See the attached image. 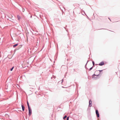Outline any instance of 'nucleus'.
<instances>
[{"instance_id":"f257e3e1","label":"nucleus","mask_w":120,"mask_h":120,"mask_svg":"<svg viewBox=\"0 0 120 120\" xmlns=\"http://www.w3.org/2000/svg\"><path fill=\"white\" fill-rule=\"evenodd\" d=\"M29 110V115L30 116L32 113V110L30 108H28Z\"/></svg>"},{"instance_id":"f03ea898","label":"nucleus","mask_w":120,"mask_h":120,"mask_svg":"<svg viewBox=\"0 0 120 120\" xmlns=\"http://www.w3.org/2000/svg\"><path fill=\"white\" fill-rule=\"evenodd\" d=\"M96 113L98 117H99V115L98 113V110H96Z\"/></svg>"},{"instance_id":"7ed1b4c3","label":"nucleus","mask_w":120,"mask_h":120,"mask_svg":"<svg viewBox=\"0 0 120 120\" xmlns=\"http://www.w3.org/2000/svg\"><path fill=\"white\" fill-rule=\"evenodd\" d=\"M105 64V63L103 61H102L100 63L98 64L100 66H102Z\"/></svg>"},{"instance_id":"20e7f679","label":"nucleus","mask_w":120,"mask_h":120,"mask_svg":"<svg viewBox=\"0 0 120 120\" xmlns=\"http://www.w3.org/2000/svg\"><path fill=\"white\" fill-rule=\"evenodd\" d=\"M17 17L19 20L21 18V17L19 15H17Z\"/></svg>"},{"instance_id":"39448f33","label":"nucleus","mask_w":120,"mask_h":120,"mask_svg":"<svg viewBox=\"0 0 120 120\" xmlns=\"http://www.w3.org/2000/svg\"><path fill=\"white\" fill-rule=\"evenodd\" d=\"M21 106H22V110L23 111H24V110L25 107H24V106H23V105H22Z\"/></svg>"},{"instance_id":"423d86ee","label":"nucleus","mask_w":120,"mask_h":120,"mask_svg":"<svg viewBox=\"0 0 120 120\" xmlns=\"http://www.w3.org/2000/svg\"><path fill=\"white\" fill-rule=\"evenodd\" d=\"M5 116L6 117H9V115L7 114H6L5 115Z\"/></svg>"},{"instance_id":"0eeeda50","label":"nucleus","mask_w":120,"mask_h":120,"mask_svg":"<svg viewBox=\"0 0 120 120\" xmlns=\"http://www.w3.org/2000/svg\"><path fill=\"white\" fill-rule=\"evenodd\" d=\"M27 106H28V108H30V107L29 103H28V101H27Z\"/></svg>"},{"instance_id":"6e6552de","label":"nucleus","mask_w":120,"mask_h":120,"mask_svg":"<svg viewBox=\"0 0 120 120\" xmlns=\"http://www.w3.org/2000/svg\"><path fill=\"white\" fill-rule=\"evenodd\" d=\"M92 101L91 100H90L89 101V104H91L92 103Z\"/></svg>"},{"instance_id":"1a4fd4ad","label":"nucleus","mask_w":120,"mask_h":120,"mask_svg":"<svg viewBox=\"0 0 120 120\" xmlns=\"http://www.w3.org/2000/svg\"><path fill=\"white\" fill-rule=\"evenodd\" d=\"M18 45V44H16L15 45H13V47L14 48L16 46H17Z\"/></svg>"},{"instance_id":"9d476101","label":"nucleus","mask_w":120,"mask_h":120,"mask_svg":"<svg viewBox=\"0 0 120 120\" xmlns=\"http://www.w3.org/2000/svg\"><path fill=\"white\" fill-rule=\"evenodd\" d=\"M14 68V67H12V68L11 69H10V71H12V70H13V69Z\"/></svg>"},{"instance_id":"9b49d317","label":"nucleus","mask_w":120,"mask_h":120,"mask_svg":"<svg viewBox=\"0 0 120 120\" xmlns=\"http://www.w3.org/2000/svg\"><path fill=\"white\" fill-rule=\"evenodd\" d=\"M67 117V116H65L63 118L64 119V120Z\"/></svg>"},{"instance_id":"f8f14e48","label":"nucleus","mask_w":120,"mask_h":120,"mask_svg":"<svg viewBox=\"0 0 120 120\" xmlns=\"http://www.w3.org/2000/svg\"><path fill=\"white\" fill-rule=\"evenodd\" d=\"M91 104H89V106L91 107Z\"/></svg>"},{"instance_id":"ddd939ff","label":"nucleus","mask_w":120,"mask_h":120,"mask_svg":"<svg viewBox=\"0 0 120 120\" xmlns=\"http://www.w3.org/2000/svg\"><path fill=\"white\" fill-rule=\"evenodd\" d=\"M25 11V9L24 8H23L22 9V11L24 12Z\"/></svg>"},{"instance_id":"4468645a","label":"nucleus","mask_w":120,"mask_h":120,"mask_svg":"<svg viewBox=\"0 0 120 120\" xmlns=\"http://www.w3.org/2000/svg\"><path fill=\"white\" fill-rule=\"evenodd\" d=\"M92 67H91V68H90V69H89V70H90V71L92 69Z\"/></svg>"},{"instance_id":"2eb2a0df","label":"nucleus","mask_w":120,"mask_h":120,"mask_svg":"<svg viewBox=\"0 0 120 120\" xmlns=\"http://www.w3.org/2000/svg\"><path fill=\"white\" fill-rule=\"evenodd\" d=\"M93 64V65H94V61L92 62Z\"/></svg>"},{"instance_id":"dca6fc26","label":"nucleus","mask_w":120,"mask_h":120,"mask_svg":"<svg viewBox=\"0 0 120 120\" xmlns=\"http://www.w3.org/2000/svg\"><path fill=\"white\" fill-rule=\"evenodd\" d=\"M67 120H69V117H68L67 118Z\"/></svg>"},{"instance_id":"f3484780","label":"nucleus","mask_w":120,"mask_h":120,"mask_svg":"<svg viewBox=\"0 0 120 120\" xmlns=\"http://www.w3.org/2000/svg\"><path fill=\"white\" fill-rule=\"evenodd\" d=\"M102 71V70H100V71H100V72H101V71Z\"/></svg>"},{"instance_id":"a211bd4d","label":"nucleus","mask_w":120,"mask_h":120,"mask_svg":"<svg viewBox=\"0 0 120 120\" xmlns=\"http://www.w3.org/2000/svg\"><path fill=\"white\" fill-rule=\"evenodd\" d=\"M98 71H96L95 72V73H96V72H97Z\"/></svg>"},{"instance_id":"6ab92c4d","label":"nucleus","mask_w":120,"mask_h":120,"mask_svg":"<svg viewBox=\"0 0 120 120\" xmlns=\"http://www.w3.org/2000/svg\"><path fill=\"white\" fill-rule=\"evenodd\" d=\"M32 17V16H31V18Z\"/></svg>"},{"instance_id":"aec40b11","label":"nucleus","mask_w":120,"mask_h":120,"mask_svg":"<svg viewBox=\"0 0 120 120\" xmlns=\"http://www.w3.org/2000/svg\"><path fill=\"white\" fill-rule=\"evenodd\" d=\"M94 75H95V74H94Z\"/></svg>"}]
</instances>
